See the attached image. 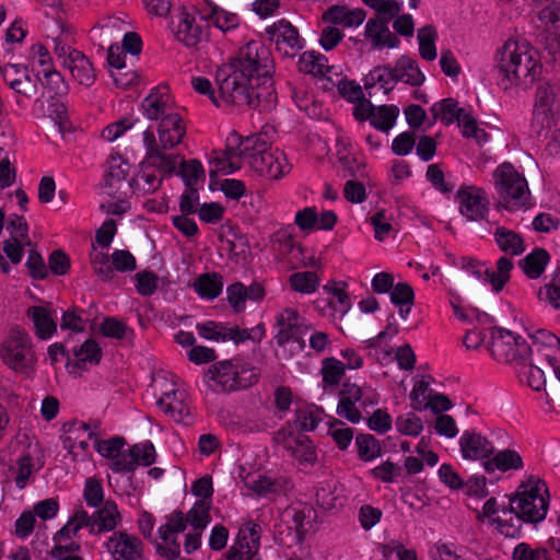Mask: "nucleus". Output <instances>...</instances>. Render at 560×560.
Segmentation results:
<instances>
[{
    "mask_svg": "<svg viewBox=\"0 0 560 560\" xmlns=\"http://www.w3.org/2000/svg\"><path fill=\"white\" fill-rule=\"evenodd\" d=\"M557 113L558 105L555 88L548 82H539L535 94L532 121V128L538 137L551 128Z\"/></svg>",
    "mask_w": 560,
    "mask_h": 560,
    "instance_id": "12",
    "label": "nucleus"
},
{
    "mask_svg": "<svg viewBox=\"0 0 560 560\" xmlns=\"http://www.w3.org/2000/svg\"><path fill=\"white\" fill-rule=\"evenodd\" d=\"M396 428L400 433L405 435L417 436L423 430V424L421 419L416 413L408 412L397 417Z\"/></svg>",
    "mask_w": 560,
    "mask_h": 560,
    "instance_id": "61",
    "label": "nucleus"
},
{
    "mask_svg": "<svg viewBox=\"0 0 560 560\" xmlns=\"http://www.w3.org/2000/svg\"><path fill=\"white\" fill-rule=\"evenodd\" d=\"M396 82L397 81L394 68L392 69L390 67H375L365 77L364 88L365 90H370L376 85H380L384 93H388L394 89Z\"/></svg>",
    "mask_w": 560,
    "mask_h": 560,
    "instance_id": "42",
    "label": "nucleus"
},
{
    "mask_svg": "<svg viewBox=\"0 0 560 560\" xmlns=\"http://www.w3.org/2000/svg\"><path fill=\"white\" fill-rule=\"evenodd\" d=\"M525 44L515 38H509L498 52V70L501 75L499 85L504 90L517 88L521 84V75L517 69L522 65L525 54Z\"/></svg>",
    "mask_w": 560,
    "mask_h": 560,
    "instance_id": "8",
    "label": "nucleus"
},
{
    "mask_svg": "<svg viewBox=\"0 0 560 560\" xmlns=\"http://www.w3.org/2000/svg\"><path fill=\"white\" fill-rule=\"evenodd\" d=\"M125 54L119 49V47L110 46L108 49V65L116 69V72H112V78L117 86L122 89H127L136 80V74L133 72L122 73L121 71L125 69Z\"/></svg>",
    "mask_w": 560,
    "mask_h": 560,
    "instance_id": "39",
    "label": "nucleus"
},
{
    "mask_svg": "<svg viewBox=\"0 0 560 560\" xmlns=\"http://www.w3.org/2000/svg\"><path fill=\"white\" fill-rule=\"evenodd\" d=\"M275 441L281 445L299 465H314L317 460V453L310 438L298 431L290 423L276 433Z\"/></svg>",
    "mask_w": 560,
    "mask_h": 560,
    "instance_id": "10",
    "label": "nucleus"
},
{
    "mask_svg": "<svg viewBox=\"0 0 560 560\" xmlns=\"http://www.w3.org/2000/svg\"><path fill=\"white\" fill-rule=\"evenodd\" d=\"M177 167H179L178 174L187 187H194L205 174L202 164L198 160L185 162L182 155Z\"/></svg>",
    "mask_w": 560,
    "mask_h": 560,
    "instance_id": "56",
    "label": "nucleus"
},
{
    "mask_svg": "<svg viewBox=\"0 0 560 560\" xmlns=\"http://www.w3.org/2000/svg\"><path fill=\"white\" fill-rule=\"evenodd\" d=\"M83 497L89 506H100L104 501V490L102 483L95 478H88L84 485Z\"/></svg>",
    "mask_w": 560,
    "mask_h": 560,
    "instance_id": "64",
    "label": "nucleus"
},
{
    "mask_svg": "<svg viewBox=\"0 0 560 560\" xmlns=\"http://www.w3.org/2000/svg\"><path fill=\"white\" fill-rule=\"evenodd\" d=\"M0 354L9 368L22 374H28L36 360L31 337L20 328H13L10 331Z\"/></svg>",
    "mask_w": 560,
    "mask_h": 560,
    "instance_id": "5",
    "label": "nucleus"
},
{
    "mask_svg": "<svg viewBox=\"0 0 560 560\" xmlns=\"http://www.w3.org/2000/svg\"><path fill=\"white\" fill-rule=\"evenodd\" d=\"M1 71L4 80L16 93L31 97L35 92V84L25 67L20 65H7Z\"/></svg>",
    "mask_w": 560,
    "mask_h": 560,
    "instance_id": "28",
    "label": "nucleus"
},
{
    "mask_svg": "<svg viewBox=\"0 0 560 560\" xmlns=\"http://www.w3.org/2000/svg\"><path fill=\"white\" fill-rule=\"evenodd\" d=\"M114 560H140L142 553L141 540L124 532H116L107 542Z\"/></svg>",
    "mask_w": 560,
    "mask_h": 560,
    "instance_id": "23",
    "label": "nucleus"
},
{
    "mask_svg": "<svg viewBox=\"0 0 560 560\" xmlns=\"http://www.w3.org/2000/svg\"><path fill=\"white\" fill-rule=\"evenodd\" d=\"M38 469L39 467L35 466L34 457L32 456L31 446H28L27 451L16 458L10 471L15 486L19 489H24L33 477L34 471Z\"/></svg>",
    "mask_w": 560,
    "mask_h": 560,
    "instance_id": "34",
    "label": "nucleus"
},
{
    "mask_svg": "<svg viewBox=\"0 0 560 560\" xmlns=\"http://www.w3.org/2000/svg\"><path fill=\"white\" fill-rule=\"evenodd\" d=\"M205 377L209 388L214 392H232L249 385L230 361L212 365Z\"/></svg>",
    "mask_w": 560,
    "mask_h": 560,
    "instance_id": "18",
    "label": "nucleus"
},
{
    "mask_svg": "<svg viewBox=\"0 0 560 560\" xmlns=\"http://www.w3.org/2000/svg\"><path fill=\"white\" fill-rule=\"evenodd\" d=\"M261 527L247 521L240 528L225 552V560H261L259 557Z\"/></svg>",
    "mask_w": 560,
    "mask_h": 560,
    "instance_id": "11",
    "label": "nucleus"
},
{
    "mask_svg": "<svg viewBox=\"0 0 560 560\" xmlns=\"http://www.w3.org/2000/svg\"><path fill=\"white\" fill-rule=\"evenodd\" d=\"M250 168L267 179H280L291 171L287 155L279 149H271L262 154H255L248 161Z\"/></svg>",
    "mask_w": 560,
    "mask_h": 560,
    "instance_id": "16",
    "label": "nucleus"
},
{
    "mask_svg": "<svg viewBox=\"0 0 560 560\" xmlns=\"http://www.w3.org/2000/svg\"><path fill=\"white\" fill-rule=\"evenodd\" d=\"M493 524L505 537L522 536L525 524V482H521L515 493L508 497V503L501 505V514L493 518Z\"/></svg>",
    "mask_w": 560,
    "mask_h": 560,
    "instance_id": "7",
    "label": "nucleus"
},
{
    "mask_svg": "<svg viewBox=\"0 0 560 560\" xmlns=\"http://www.w3.org/2000/svg\"><path fill=\"white\" fill-rule=\"evenodd\" d=\"M62 430L63 447L77 456V445L79 441L83 438V433H86L89 431V423L78 420L69 421L63 424Z\"/></svg>",
    "mask_w": 560,
    "mask_h": 560,
    "instance_id": "46",
    "label": "nucleus"
},
{
    "mask_svg": "<svg viewBox=\"0 0 560 560\" xmlns=\"http://www.w3.org/2000/svg\"><path fill=\"white\" fill-rule=\"evenodd\" d=\"M187 525V517L182 511H174L166 516V523L159 527L160 538L164 542L158 547V551L162 557L168 560L179 557L180 544L177 541L176 535L183 533Z\"/></svg>",
    "mask_w": 560,
    "mask_h": 560,
    "instance_id": "14",
    "label": "nucleus"
},
{
    "mask_svg": "<svg viewBox=\"0 0 560 560\" xmlns=\"http://www.w3.org/2000/svg\"><path fill=\"white\" fill-rule=\"evenodd\" d=\"M275 136V129L269 126H265L258 133L248 136L241 140L238 145V154L248 159H253L255 154H262L271 150L269 144L271 143Z\"/></svg>",
    "mask_w": 560,
    "mask_h": 560,
    "instance_id": "25",
    "label": "nucleus"
},
{
    "mask_svg": "<svg viewBox=\"0 0 560 560\" xmlns=\"http://www.w3.org/2000/svg\"><path fill=\"white\" fill-rule=\"evenodd\" d=\"M196 329L205 339L213 341L232 340L236 345L247 340L260 342L266 334L265 325L262 323L250 329H241L238 326H229L223 323L208 320L206 323L197 324Z\"/></svg>",
    "mask_w": 560,
    "mask_h": 560,
    "instance_id": "9",
    "label": "nucleus"
},
{
    "mask_svg": "<svg viewBox=\"0 0 560 560\" xmlns=\"http://www.w3.org/2000/svg\"><path fill=\"white\" fill-rule=\"evenodd\" d=\"M550 255L545 248L537 247L527 254V278L538 279L550 262Z\"/></svg>",
    "mask_w": 560,
    "mask_h": 560,
    "instance_id": "53",
    "label": "nucleus"
},
{
    "mask_svg": "<svg viewBox=\"0 0 560 560\" xmlns=\"http://www.w3.org/2000/svg\"><path fill=\"white\" fill-rule=\"evenodd\" d=\"M530 343L527 342V352H544V355L549 360L551 351L560 347V339L550 331L545 329L537 330L536 334L529 335Z\"/></svg>",
    "mask_w": 560,
    "mask_h": 560,
    "instance_id": "41",
    "label": "nucleus"
},
{
    "mask_svg": "<svg viewBox=\"0 0 560 560\" xmlns=\"http://www.w3.org/2000/svg\"><path fill=\"white\" fill-rule=\"evenodd\" d=\"M277 334L275 339L278 346H284L291 339H298L304 335L308 327L304 319L293 308H285L276 317Z\"/></svg>",
    "mask_w": 560,
    "mask_h": 560,
    "instance_id": "20",
    "label": "nucleus"
},
{
    "mask_svg": "<svg viewBox=\"0 0 560 560\" xmlns=\"http://www.w3.org/2000/svg\"><path fill=\"white\" fill-rule=\"evenodd\" d=\"M186 135V126L179 114L162 119L158 126V139L150 128L142 133L145 149L144 164L163 175H173L180 163V154L171 152Z\"/></svg>",
    "mask_w": 560,
    "mask_h": 560,
    "instance_id": "2",
    "label": "nucleus"
},
{
    "mask_svg": "<svg viewBox=\"0 0 560 560\" xmlns=\"http://www.w3.org/2000/svg\"><path fill=\"white\" fill-rule=\"evenodd\" d=\"M73 56L66 62L65 68L70 71L73 79L80 84L85 86L92 85L95 81V71L92 62L81 51L73 52Z\"/></svg>",
    "mask_w": 560,
    "mask_h": 560,
    "instance_id": "32",
    "label": "nucleus"
},
{
    "mask_svg": "<svg viewBox=\"0 0 560 560\" xmlns=\"http://www.w3.org/2000/svg\"><path fill=\"white\" fill-rule=\"evenodd\" d=\"M396 81H401L410 85H420L424 82V74L419 69L418 63L409 57H400L394 67Z\"/></svg>",
    "mask_w": 560,
    "mask_h": 560,
    "instance_id": "40",
    "label": "nucleus"
},
{
    "mask_svg": "<svg viewBox=\"0 0 560 560\" xmlns=\"http://www.w3.org/2000/svg\"><path fill=\"white\" fill-rule=\"evenodd\" d=\"M358 455L364 462H372L381 456L382 447L380 441L372 434L362 433L355 438Z\"/></svg>",
    "mask_w": 560,
    "mask_h": 560,
    "instance_id": "48",
    "label": "nucleus"
},
{
    "mask_svg": "<svg viewBox=\"0 0 560 560\" xmlns=\"http://www.w3.org/2000/svg\"><path fill=\"white\" fill-rule=\"evenodd\" d=\"M127 176V165H122L121 163H115L109 165L105 177H104V185L106 188H108L107 194L112 195L115 190H118L120 188V185L125 180Z\"/></svg>",
    "mask_w": 560,
    "mask_h": 560,
    "instance_id": "62",
    "label": "nucleus"
},
{
    "mask_svg": "<svg viewBox=\"0 0 560 560\" xmlns=\"http://www.w3.org/2000/svg\"><path fill=\"white\" fill-rule=\"evenodd\" d=\"M491 182L498 196V209L514 212L525 206V176L511 162L499 164Z\"/></svg>",
    "mask_w": 560,
    "mask_h": 560,
    "instance_id": "3",
    "label": "nucleus"
},
{
    "mask_svg": "<svg viewBox=\"0 0 560 560\" xmlns=\"http://www.w3.org/2000/svg\"><path fill=\"white\" fill-rule=\"evenodd\" d=\"M436 31L432 26H424L418 30L419 54L428 61L436 58Z\"/></svg>",
    "mask_w": 560,
    "mask_h": 560,
    "instance_id": "49",
    "label": "nucleus"
},
{
    "mask_svg": "<svg viewBox=\"0 0 560 560\" xmlns=\"http://www.w3.org/2000/svg\"><path fill=\"white\" fill-rule=\"evenodd\" d=\"M142 114L150 120L162 121L176 113L166 89H154L141 102Z\"/></svg>",
    "mask_w": 560,
    "mask_h": 560,
    "instance_id": "21",
    "label": "nucleus"
},
{
    "mask_svg": "<svg viewBox=\"0 0 560 560\" xmlns=\"http://www.w3.org/2000/svg\"><path fill=\"white\" fill-rule=\"evenodd\" d=\"M390 301L400 307V316L406 318L410 312V305L413 302L412 288L406 282L397 283L390 290Z\"/></svg>",
    "mask_w": 560,
    "mask_h": 560,
    "instance_id": "51",
    "label": "nucleus"
},
{
    "mask_svg": "<svg viewBox=\"0 0 560 560\" xmlns=\"http://www.w3.org/2000/svg\"><path fill=\"white\" fill-rule=\"evenodd\" d=\"M287 522H291L301 537L313 528L316 511L310 504L298 503L287 508L283 512Z\"/></svg>",
    "mask_w": 560,
    "mask_h": 560,
    "instance_id": "27",
    "label": "nucleus"
},
{
    "mask_svg": "<svg viewBox=\"0 0 560 560\" xmlns=\"http://www.w3.org/2000/svg\"><path fill=\"white\" fill-rule=\"evenodd\" d=\"M273 60L270 49L259 40H250L238 49L235 58L215 71L217 96L210 80L194 77L191 86L207 95L215 106L223 103L244 110H270L277 102L273 88Z\"/></svg>",
    "mask_w": 560,
    "mask_h": 560,
    "instance_id": "1",
    "label": "nucleus"
},
{
    "mask_svg": "<svg viewBox=\"0 0 560 560\" xmlns=\"http://www.w3.org/2000/svg\"><path fill=\"white\" fill-rule=\"evenodd\" d=\"M289 282L294 291L302 294L314 293L319 285V279L313 271L294 272L290 276Z\"/></svg>",
    "mask_w": 560,
    "mask_h": 560,
    "instance_id": "50",
    "label": "nucleus"
},
{
    "mask_svg": "<svg viewBox=\"0 0 560 560\" xmlns=\"http://www.w3.org/2000/svg\"><path fill=\"white\" fill-rule=\"evenodd\" d=\"M483 466L488 472H492L497 469L503 472L511 469L517 470L523 467V457L516 451L508 448L498 452L491 458L487 459Z\"/></svg>",
    "mask_w": 560,
    "mask_h": 560,
    "instance_id": "36",
    "label": "nucleus"
},
{
    "mask_svg": "<svg viewBox=\"0 0 560 560\" xmlns=\"http://www.w3.org/2000/svg\"><path fill=\"white\" fill-rule=\"evenodd\" d=\"M196 292L203 299L213 300L220 295L223 289L222 276L219 273L202 275L195 284Z\"/></svg>",
    "mask_w": 560,
    "mask_h": 560,
    "instance_id": "45",
    "label": "nucleus"
},
{
    "mask_svg": "<svg viewBox=\"0 0 560 560\" xmlns=\"http://www.w3.org/2000/svg\"><path fill=\"white\" fill-rule=\"evenodd\" d=\"M212 502L197 500L187 512L186 517L192 530H205L211 522L210 509Z\"/></svg>",
    "mask_w": 560,
    "mask_h": 560,
    "instance_id": "44",
    "label": "nucleus"
},
{
    "mask_svg": "<svg viewBox=\"0 0 560 560\" xmlns=\"http://www.w3.org/2000/svg\"><path fill=\"white\" fill-rule=\"evenodd\" d=\"M364 35L371 39L376 48L398 46V38L389 31L388 22L380 19H370L365 25Z\"/></svg>",
    "mask_w": 560,
    "mask_h": 560,
    "instance_id": "30",
    "label": "nucleus"
},
{
    "mask_svg": "<svg viewBox=\"0 0 560 560\" xmlns=\"http://www.w3.org/2000/svg\"><path fill=\"white\" fill-rule=\"evenodd\" d=\"M345 371L346 365L341 361L335 358H327L323 360L320 369L323 383L326 386H335L339 384L342 376L345 375Z\"/></svg>",
    "mask_w": 560,
    "mask_h": 560,
    "instance_id": "54",
    "label": "nucleus"
},
{
    "mask_svg": "<svg viewBox=\"0 0 560 560\" xmlns=\"http://www.w3.org/2000/svg\"><path fill=\"white\" fill-rule=\"evenodd\" d=\"M121 522L117 504L107 500L102 509L89 515L85 510L78 508L68 523L58 532V535L71 538L82 527L89 528L93 535L114 530Z\"/></svg>",
    "mask_w": 560,
    "mask_h": 560,
    "instance_id": "4",
    "label": "nucleus"
},
{
    "mask_svg": "<svg viewBox=\"0 0 560 560\" xmlns=\"http://www.w3.org/2000/svg\"><path fill=\"white\" fill-rule=\"evenodd\" d=\"M300 71L313 75H324L328 70V59L320 52L305 51L299 58Z\"/></svg>",
    "mask_w": 560,
    "mask_h": 560,
    "instance_id": "43",
    "label": "nucleus"
},
{
    "mask_svg": "<svg viewBox=\"0 0 560 560\" xmlns=\"http://www.w3.org/2000/svg\"><path fill=\"white\" fill-rule=\"evenodd\" d=\"M337 413L352 423L360 422L362 415L360 408L372 406L375 401L363 398V392L357 384L346 383L340 390Z\"/></svg>",
    "mask_w": 560,
    "mask_h": 560,
    "instance_id": "19",
    "label": "nucleus"
},
{
    "mask_svg": "<svg viewBox=\"0 0 560 560\" xmlns=\"http://www.w3.org/2000/svg\"><path fill=\"white\" fill-rule=\"evenodd\" d=\"M328 435L331 436L337 446L343 451L353 440V430L347 427L346 423L335 420L329 425Z\"/></svg>",
    "mask_w": 560,
    "mask_h": 560,
    "instance_id": "60",
    "label": "nucleus"
},
{
    "mask_svg": "<svg viewBox=\"0 0 560 560\" xmlns=\"http://www.w3.org/2000/svg\"><path fill=\"white\" fill-rule=\"evenodd\" d=\"M266 32L275 42L277 50L284 57L293 58L303 48V39L298 28L284 19L268 26Z\"/></svg>",
    "mask_w": 560,
    "mask_h": 560,
    "instance_id": "17",
    "label": "nucleus"
},
{
    "mask_svg": "<svg viewBox=\"0 0 560 560\" xmlns=\"http://www.w3.org/2000/svg\"><path fill=\"white\" fill-rule=\"evenodd\" d=\"M156 405L177 423L188 424L191 420L190 408L186 404V393L184 390L173 388L163 393Z\"/></svg>",
    "mask_w": 560,
    "mask_h": 560,
    "instance_id": "22",
    "label": "nucleus"
},
{
    "mask_svg": "<svg viewBox=\"0 0 560 560\" xmlns=\"http://www.w3.org/2000/svg\"><path fill=\"white\" fill-rule=\"evenodd\" d=\"M513 266L512 259L506 256L498 259L495 270H490L486 264L472 258H463L462 260L463 269L476 279L490 283L495 292H500L509 281Z\"/></svg>",
    "mask_w": 560,
    "mask_h": 560,
    "instance_id": "13",
    "label": "nucleus"
},
{
    "mask_svg": "<svg viewBox=\"0 0 560 560\" xmlns=\"http://www.w3.org/2000/svg\"><path fill=\"white\" fill-rule=\"evenodd\" d=\"M493 237L498 247L508 255L517 256L525 250L523 236L513 230L498 226Z\"/></svg>",
    "mask_w": 560,
    "mask_h": 560,
    "instance_id": "35",
    "label": "nucleus"
},
{
    "mask_svg": "<svg viewBox=\"0 0 560 560\" xmlns=\"http://www.w3.org/2000/svg\"><path fill=\"white\" fill-rule=\"evenodd\" d=\"M398 114L399 109L394 105L374 107L370 122L374 128L387 132L394 127Z\"/></svg>",
    "mask_w": 560,
    "mask_h": 560,
    "instance_id": "47",
    "label": "nucleus"
},
{
    "mask_svg": "<svg viewBox=\"0 0 560 560\" xmlns=\"http://www.w3.org/2000/svg\"><path fill=\"white\" fill-rule=\"evenodd\" d=\"M366 13L363 9H349L346 5H332L325 11L323 19L335 25L357 27L363 23Z\"/></svg>",
    "mask_w": 560,
    "mask_h": 560,
    "instance_id": "29",
    "label": "nucleus"
},
{
    "mask_svg": "<svg viewBox=\"0 0 560 560\" xmlns=\"http://www.w3.org/2000/svg\"><path fill=\"white\" fill-rule=\"evenodd\" d=\"M73 354L79 362H89L96 364L101 360L102 350L100 346L92 339L83 342L79 348L73 350Z\"/></svg>",
    "mask_w": 560,
    "mask_h": 560,
    "instance_id": "63",
    "label": "nucleus"
},
{
    "mask_svg": "<svg viewBox=\"0 0 560 560\" xmlns=\"http://www.w3.org/2000/svg\"><path fill=\"white\" fill-rule=\"evenodd\" d=\"M249 487L259 495H268L282 492L285 488V481L260 475L252 480Z\"/></svg>",
    "mask_w": 560,
    "mask_h": 560,
    "instance_id": "58",
    "label": "nucleus"
},
{
    "mask_svg": "<svg viewBox=\"0 0 560 560\" xmlns=\"http://www.w3.org/2000/svg\"><path fill=\"white\" fill-rule=\"evenodd\" d=\"M176 38L187 47L196 46L202 38V30L196 22L194 15L183 11L177 16V24L175 26Z\"/></svg>",
    "mask_w": 560,
    "mask_h": 560,
    "instance_id": "31",
    "label": "nucleus"
},
{
    "mask_svg": "<svg viewBox=\"0 0 560 560\" xmlns=\"http://www.w3.org/2000/svg\"><path fill=\"white\" fill-rule=\"evenodd\" d=\"M521 340L522 336H515L510 330L493 328L491 330V343L489 348L493 359L498 362L509 364L518 377L522 376L525 366L524 350L520 345Z\"/></svg>",
    "mask_w": 560,
    "mask_h": 560,
    "instance_id": "6",
    "label": "nucleus"
},
{
    "mask_svg": "<svg viewBox=\"0 0 560 560\" xmlns=\"http://www.w3.org/2000/svg\"><path fill=\"white\" fill-rule=\"evenodd\" d=\"M324 291L328 294V305L334 312L346 314L350 310V299L343 288L336 284H326Z\"/></svg>",
    "mask_w": 560,
    "mask_h": 560,
    "instance_id": "55",
    "label": "nucleus"
},
{
    "mask_svg": "<svg viewBox=\"0 0 560 560\" xmlns=\"http://www.w3.org/2000/svg\"><path fill=\"white\" fill-rule=\"evenodd\" d=\"M459 212L469 221L486 220L489 214V200L482 188L460 187L456 194Z\"/></svg>",
    "mask_w": 560,
    "mask_h": 560,
    "instance_id": "15",
    "label": "nucleus"
},
{
    "mask_svg": "<svg viewBox=\"0 0 560 560\" xmlns=\"http://www.w3.org/2000/svg\"><path fill=\"white\" fill-rule=\"evenodd\" d=\"M545 495H550L547 483L538 476H527V520H529V504L539 501V508L546 506Z\"/></svg>",
    "mask_w": 560,
    "mask_h": 560,
    "instance_id": "52",
    "label": "nucleus"
},
{
    "mask_svg": "<svg viewBox=\"0 0 560 560\" xmlns=\"http://www.w3.org/2000/svg\"><path fill=\"white\" fill-rule=\"evenodd\" d=\"M460 452L466 459L487 458L493 454L492 444L480 434L464 432L459 439Z\"/></svg>",
    "mask_w": 560,
    "mask_h": 560,
    "instance_id": "26",
    "label": "nucleus"
},
{
    "mask_svg": "<svg viewBox=\"0 0 560 560\" xmlns=\"http://www.w3.org/2000/svg\"><path fill=\"white\" fill-rule=\"evenodd\" d=\"M538 299L547 301L555 310L560 308V268L553 272L550 283L539 289Z\"/></svg>",
    "mask_w": 560,
    "mask_h": 560,
    "instance_id": "57",
    "label": "nucleus"
},
{
    "mask_svg": "<svg viewBox=\"0 0 560 560\" xmlns=\"http://www.w3.org/2000/svg\"><path fill=\"white\" fill-rule=\"evenodd\" d=\"M201 18L211 22L222 32H228L238 26L240 19L235 13L225 11L215 4L208 3L201 10Z\"/></svg>",
    "mask_w": 560,
    "mask_h": 560,
    "instance_id": "33",
    "label": "nucleus"
},
{
    "mask_svg": "<svg viewBox=\"0 0 560 560\" xmlns=\"http://www.w3.org/2000/svg\"><path fill=\"white\" fill-rule=\"evenodd\" d=\"M241 156L233 150L224 152H213V156L210 159L209 176L212 179L218 174L229 175L241 168V163L237 158Z\"/></svg>",
    "mask_w": 560,
    "mask_h": 560,
    "instance_id": "37",
    "label": "nucleus"
},
{
    "mask_svg": "<svg viewBox=\"0 0 560 560\" xmlns=\"http://www.w3.org/2000/svg\"><path fill=\"white\" fill-rule=\"evenodd\" d=\"M91 264L95 275L103 281L112 280L114 277V269L112 258L103 252L94 250L91 254Z\"/></svg>",
    "mask_w": 560,
    "mask_h": 560,
    "instance_id": "59",
    "label": "nucleus"
},
{
    "mask_svg": "<svg viewBox=\"0 0 560 560\" xmlns=\"http://www.w3.org/2000/svg\"><path fill=\"white\" fill-rule=\"evenodd\" d=\"M26 314L32 319L39 339L47 340L57 331L56 311L46 306H30Z\"/></svg>",
    "mask_w": 560,
    "mask_h": 560,
    "instance_id": "24",
    "label": "nucleus"
},
{
    "mask_svg": "<svg viewBox=\"0 0 560 560\" xmlns=\"http://www.w3.org/2000/svg\"><path fill=\"white\" fill-rule=\"evenodd\" d=\"M430 112L434 120L440 119L445 126H450L455 121L463 119V115L466 110L458 106L457 101L454 98H444L440 102L434 103Z\"/></svg>",
    "mask_w": 560,
    "mask_h": 560,
    "instance_id": "38",
    "label": "nucleus"
}]
</instances>
